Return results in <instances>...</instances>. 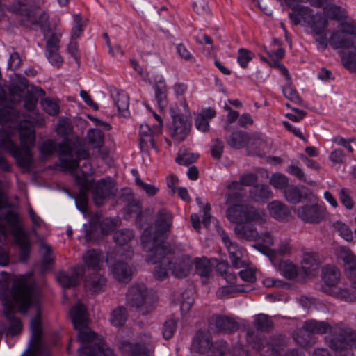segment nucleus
I'll return each mask as SVG.
<instances>
[{
  "mask_svg": "<svg viewBox=\"0 0 356 356\" xmlns=\"http://www.w3.org/2000/svg\"><path fill=\"white\" fill-rule=\"evenodd\" d=\"M6 95L5 90L1 88V106ZM18 113L13 107H1V133L4 122H13L17 119ZM20 147L15 144L10 138H1V149L8 152L15 159L17 165L24 169H29L33 164V159L31 148L35 145V132L33 129V122L22 123L19 129Z\"/></svg>",
  "mask_w": 356,
  "mask_h": 356,
  "instance_id": "nucleus-1",
  "label": "nucleus"
},
{
  "mask_svg": "<svg viewBox=\"0 0 356 356\" xmlns=\"http://www.w3.org/2000/svg\"><path fill=\"white\" fill-rule=\"evenodd\" d=\"M12 300L5 301V316L10 325L7 334L15 335L20 333L22 327L19 318H15L16 309L26 313L31 305L38 306L39 296L35 290V284L25 276L15 279L11 289Z\"/></svg>",
  "mask_w": 356,
  "mask_h": 356,
  "instance_id": "nucleus-2",
  "label": "nucleus"
},
{
  "mask_svg": "<svg viewBox=\"0 0 356 356\" xmlns=\"http://www.w3.org/2000/svg\"><path fill=\"white\" fill-rule=\"evenodd\" d=\"M1 214L9 227V231L15 241L19 247V257L22 262H26L31 252L30 240L20 225V219L17 205L10 203L8 197L1 191Z\"/></svg>",
  "mask_w": 356,
  "mask_h": 356,
  "instance_id": "nucleus-3",
  "label": "nucleus"
},
{
  "mask_svg": "<svg viewBox=\"0 0 356 356\" xmlns=\"http://www.w3.org/2000/svg\"><path fill=\"white\" fill-rule=\"evenodd\" d=\"M166 237L156 236L151 234V229H145L141 236V245L147 253L146 261L156 264L163 260L170 261L172 255L171 246L164 240Z\"/></svg>",
  "mask_w": 356,
  "mask_h": 356,
  "instance_id": "nucleus-4",
  "label": "nucleus"
},
{
  "mask_svg": "<svg viewBox=\"0 0 356 356\" xmlns=\"http://www.w3.org/2000/svg\"><path fill=\"white\" fill-rule=\"evenodd\" d=\"M76 330L79 331V341L81 343L78 350L79 356H113V350L88 325Z\"/></svg>",
  "mask_w": 356,
  "mask_h": 356,
  "instance_id": "nucleus-5",
  "label": "nucleus"
},
{
  "mask_svg": "<svg viewBox=\"0 0 356 356\" xmlns=\"http://www.w3.org/2000/svg\"><path fill=\"white\" fill-rule=\"evenodd\" d=\"M8 10L19 15L22 17V22L25 25H40L44 35L49 31L48 14L42 12L38 17L37 13L39 8L33 1H14Z\"/></svg>",
  "mask_w": 356,
  "mask_h": 356,
  "instance_id": "nucleus-6",
  "label": "nucleus"
},
{
  "mask_svg": "<svg viewBox=\"0 0 356 356\" xmlns=\"http://www.w3.org/2000/svg\"><path fill=\"white\" fill-rule=\"evenodd\" d=\"M192 348L195 352L206 356H227L229 353V346L226 341L218 340L213 343L210 332L201 330L197 331L193 337Z\"/></svg>",
  "mask_w": 356,
  "mask_h": 356,
  "instance_id": "nucleus-7",
  "label": "nucleus"
},
{
  "mask_svg": "<svg viewBox=\"0 0 356 356\" xmlns=\"http://www.w3.org/2000/svg\"><path fill=\"white\" fill-rule=\"evenodd\" d=\"M305 327L313 333V334H324L330 333L332 337L329 342V347L333 350L336 355L339 349L334 348L332 346L333 343L337 340L343 341L346 330L348 326L342 323L330 324L327 321H318L316 319H309L305 321Z\"/></svg>",
  "mask_w": 356,
  "mask_h": 356,
  "instance_id": "nucleus-8",
  "label": "nucleus"
},
{
  "mask_svg": "<svg viewBox=\"0 0 356 356\" xmlns=\"http://www.w3.org/2000/svg\"><path fill=\"white\" fill-rule=\"evenodd\" d=\"M76 156L74 155V151L70 145L69 141L65 140L63 143L59 144L58 155L61 163V166L65 170H70L75 176L76 173L81 175L82 172L87 173V175L91 170L90 165L85 163L83 167H89V171L84 172L81 169H78L79 161L81 159H86L89 156V152L84 149H79L75 152Z\"/></svg>",
  "mask_w": 356,
  "mask_h": 356,
  "instance_id": "nucleus-9",
  "label": "nucleus"
},
{
  "mask_svg": "<svg viewBox=\"0 0 356 356\" xmlns=\"http://www.w3.org/2000/svg\"><path fill=\"white\" fill-rule=\"evenodd\" d=\"M126 302L129 307L143 316L150 314L155 307L152 298L147 294L146 286L143 284H135L129 288Z\"/></svg>",
  "mask_w": 356,
  "mask_h": 356,
  "instance_id": "nucleus-10",
  "label": "nucleus"
},
{
  "mask_svg": "<svg viewBox=\"0 0 356 356\" xmlns=\"http://www.w3.org/2000/svg\"><path fill=\"white\" fill-rule=\"evenodd\" d=\"M92 199L95 204L102 206L107 200L114 197L118 191L116 184L110 177L102 179L96 182L90 181Z\"/></svg>",
  "mask_w": 356,
  "mask_h": 356,
  "instance_id": "nucleus-11",
  "label": "nucleus"
},
{
  "mask_svg": "<svg viewBox=\"0 0 356 356\" xmlns=\"http://www.w3.org/2000/svg\"><path fill=\"white\" fill-rule=\"evenodd\" d=\"M330 44L335 49L344 48L349 49L343 51L342 60L346 68H350L353 64L356 65V47L352 39L342 36L339 32L333 33L330 38Z\"/></svg>",
  "mask_w": 356,
  "mask_h": 356,
  "instance_id": "nucleus-12",
  "label": "nucleus"
},
{
  "mask_svg": "<svg viewBox=\"0 0 356 356\" xmlns=\"http://www.w3.org/2000/svg\"><path fill=\"white\" fill-rule=\"evenodd\" d=\"M296 213L298 218L305 222L318 224L325 220L326 211L321 205L313 204L299 207Z\"/></svg>",
  "mask_w": 356,
  "mask_h": 356,
  "instance_id": "nucleus-13",
  "label": "nucleus"
},
{
  "mask_svg": "<svg viewBox=\"0 0 356 356\" xmlns=\"http://www.w3.org/2000/svg\"><path fill=\"white\" fill-rule=\"evenodd\" d=\"M171 116L172 118V138L177 142H181L185 140L189 134L191 128V122L188 121L186 116L182 114L177 113L171 110Z\"/></svg>",
  "mask_w": 356,
  "mask_h": 356,
  "instance_id": "nucleus-14",
  "label": "nucleus"
},
{
  "mask_svg": "<svg viewBox=\"0 0 356 356\" xmlns=\"http://www.w3.org/2000/svg\"><path fill=\"white\" fill-rule=\"evenodd\" d=\"M172 223V216L165 209H161L157 213V219L155 222L156 227H150L145 229H151V234L156 237H168L170 232Z\"/></svg>",
  "mask_w": 356,
  "mask_h": 356,
  "instance_id": "nucleus-15",
  "label": "nucleus"
},
{
  "mask_svg": "<svg viewBox=\"0 0 356 356\" xmlns=\"http://www.w3.org/2000/svg\"><path fill=\"white\" fill-rule=\"evenodd\" d=\"M216 331L219 333L232 334L240 328L236 319L231 316L216 314L211 317Z\"/></svg>",
  "mask_w": 356,
  "mask_h": 356,
  "instance_id": "nucleus-16",
  "label": "nucleus"
},
{
  "mask_svg": "<svg viewBox=\"0 0 356 356\" xmlns=\"http://www.w3.org/2000/svg\"><path fill=\"white\" fill-rule=\"evenodd\" d=\"M75 180L80 186L79 193L75 197L76 204L81 212L86 213L88 207L87 193L90 190V181L87 178V173L83 172L81 175L76 173Z\"/></svg>",
  "mask_w": 356,
  "mask_h": 356,
  "instance_id": "nucleus-17",
  "label": "nucleus"
},
{
  "mask_svg": "<svg viewBox=\"0 0 356 356\" xmlns=\"http://www.w3.org/2000/svg\"><path fill=\"white\" fill-rule=\"evenodd\" d=\"M84 267L81 266L72 268L70 274L60 272L56 275L57 281L64 289H70L79 285L84 275Z\"/></svg>",
  "mask_w": 356,
  "mask_h": 356,
  "instance_id": "nucleus-18",
  "label": "nucleus"
},
{
  "mask_svg": "<svg viewBox=\"0 0 356 356\" xmlns=\"http://www.w3.org/2000/svg\"><path fill=\"white\" fill-rule=\"evenodd\" d=\"M332 346L339 349L337 356H353L351 348H356V331L348 326L343 341L337 340Z\"/></svg>",
  "mask_w": 356,
  "mask_h": 356,
  "instance_id": "nucleus-19",
  "label": "nucleus"
},
{
  "mask_svg": "<svg viewBox=\"0 0 356 356\" xmlns=\"http://www.w3.org/2000/svg\"><path fill=\"white\" fill-rule=\"evenodd\" d=\"M106 261L108 266H111V272L119 282H128L131 280L132 270L127 263L118 261L112 264L111 259L109 257L106 258Z\"/></svg>",
  "mask_w": 356,
  "mask_h": 356,
  "instance_id": "nucleus-20",
  "label": "nucleus"
},
{
  "mask_svg": "<svg viewBox=\"0 0 356 356\" xmlns=\"http://www.w3.org/2000/svg\"><path fill=\"white\" fill-rule=\"evenodd\" d=\"M70 316L76 330L88 325V318L86 307L81 302L76 304L70 311Z\"/></svg>",
  "mask_w": 356,
  "mask_h": 356,
  "instance_id": "nucleus-21",
  "label": "nucleus"
},
{
  "mask_svg": "<svg viewBox=\"0 0 356 356\" xmlns=\"http://www.w3.org/2000/svg\"><path fill=\"white\" fill-rule=\"evenodd\" d=\"M321 263V258L318 253L306 252L303 254L302 268L307 275H314Z\"/></svg>",
  "mask_w": 356,
  "mask_h": 356,
  "instance_id": "nucleus-22",
  "label": "nucleus"
},
{
  "mask_svg": "<svg viewBox=\"0 0 356 356\" xmlns=\"http://www.w3.org/2000/svg\"><path fill=\"white\" fill-rule=\"evenodd\" d=\"M247 204H234L227 208L226 216L233 223L241 225L247 222L246 210Z\"/></svg>",
  "mask_w": 356,
  "mask_h": 356,
  "instance_id": "nucleus-23",
  "label": "nucleus"
},
{
  "mask_svg": "<svg viewBox=\"0 0 356 356\" xmlns=\"http://www.w3.org/2000/svg\"><path fill=\"white\" fill-rule=\"evenodd\" d=\"M118 348L123 354L128 356H149L147 348L140 343L122 340L119 342Z\"/></svg>",
  "mask_w": 356,
  "mask_h": 356,
  "instance_id": "nucleus-24",
  "label": "nucleus"
},
{
  "mask_svg": "<svg viewBox=\"0 0 356 356\" xmlns=\"http://www.w3.org/2000/svg\"><path fill=\"white\" fill-rule=\"evenodd\" d=\"M83 260L89 269L99 271L104 260L103 253L97 249L89 250L83 255Z\"/></svg>",
  "mask_w": 356,
  "mask_h": 356,
  "instance_id": "nucleus-25",
  "label": "nucleus"
},
{
  "mask_svg": "<svg viewBox=\"0 0 356 356\" xmlns=\"http://www.w3.org/2000/svg\"><path fill=\"white\" fill-rule=\"evenodd\" d=\"M192 262L189 259L180 258L175 262L171 261L170 272L177 278L187 277L191 270Z\"/></svg>",
  "mask_w": 356,
  "mask_h": 356,
  "instance_id": "nucleus-26",
  "label": "nucleus"
},
{
  "mask_svg": "<svg viewBox=\"0 0 356 356\" xmlns=\"http://www.w3.org/2000/svg\"><path fill=\"white\" fill-rule=\"evenodd\" d=\"M85 286L92 293H99L104 289L106 279L99 271H94L86 278Z\"/></svg>",
  "mask_w": 356,
  "mask_h": 356,
  "instance_id": "nucleus-27",
  "label": "nucleus"
},
{
  "mask_svg": "<svg viewBox=\"0 0 356 356\" xmlns=\"http://www.w3.org/2000/svg\"><path fill=\"white\" fill-rule=\"evenodd\" d=\"M268 209L273 218L277 220H288L291 216L289 208L280 201H273L268 204Z\"/></svg>",
  "mask_w": 356,
  "mask_h": 356,
  "instance_id": "nucleus-28",
  "label": "nucleus"
},
{
  "mask_svg": "<svg viewBox=\"0 0 356 356\" xmlns=\"http://www.w3.org/2000/svg\"><path fill=\"white\" fill-rule=\"evenodd\" d=\"M293 337L297 343L304 347L312 346L316 343V337L305 327V322L301 328L293 332Z\"/></svg>",
  "mask_w": 356,
  "mask_h": 356,
  "instance_id": "nucleus-29",
  "label": "nucleus"
},
{
  "mask_svg": "<svg viewBox=\"0 0 356 356\" xmlns=\"http://www.w3.org/2000/svg\"><path fill=\"white\" fill-rule=\"evenodd\" d=\"M262 240L264 243V245L257 244L254 245L253 247L257 249L261 253L266 254L269 257L270 261H273L276 257V252L275 250L271 249L269 246L273 245L274 240L271 234L266 231L261 234Z\"/></svg>",
  "mask_w": 356,
  "mask_h": 356,
  "instance_id": "nucleus-30",
  "label": "nucleus"
},
{
  "mask_svg": "<svg viewBox=\"0 0 356 356\" xmlns=\"http://www.w3.org/2000/svg\"><path fill=\"white\" fill-rule=\"evenodd\" d=\"M234 232L238 238L249 241H254L259 238L256 228L250 225H244V223L237 225L234 227Z\"/></svg>",
  "mask_w": 356,
  "mask_h": 356,
  "instance_id": "nucleus-31",
  "label": "nucleus"
},
{
  "mask_svg": "<svg viewBox=\"0 0 356 356\" xmlns=\"http://www.w3.org/2000/svg\"><path fill=\"white\" fill-rule=\"evenodd\" d=\"M249 197L255 202H266L272 197V192L267 185L256 184L250 190Z\"/></svg>",
  "mask_w": 356,
  "mask_h": 356,
  "instance_id": "nucleus-32",
  "label": "nucleus"
},
{
  "mask_svg": "<svg viewBox=\"0 0 356 356\" xmlns=\"http://www.w3.org/2000/svg\"><path fill=\"white\" fill-rule=\"evenodd\" d=\"M341 273L334 266L327 265L322 268V279L327 286H334L340 279Z\"/></svg>",
  "mask_w": 356,
  "mask_h": 356,
  "instance_id": "nucleus-33",
  "label": "nucleus"
},
{
  "mask_svg": "<svg viewBox=\"0 0 356 356\" xmlns=\"http://www.w3.org/2000/svg\"><path fill=\"white\" fill-rule=\"evenodd\" d=\"M253 325L257 330L263 332H270L274 327L271 317L264 314H259L254 316Z\"/></svg>",
  "mask_w": 356,
  "mask_h": 356,
  "instance_id": "nucleus-34",
  "label": "nucleus"
},
{
  "mask_svg": "<svg viewBox=\"0 0 356 356\" xmlns=\"http://www.w3.org/2000/svg\"><path fill=\"white\" fill-rule=\"evenodd\" d=\"M29 90L27 88V83L25 79H22L21 81V85H10L8 87L10 99L13 103H18L22 101L23 97L26 94V91Z\"/></svg>",
  "mask_w": 356,
  "mask_h": 356,
  "instance_id": "nucleus-35",
  "label": "nucleus"
},
{
  "mask_svg": "<svg viewBox=\"0 0 356 356\" xmlns=\"http://www.w3.org/2000/svg\"><path fill=\"white\" fill-rule=\"evenodd\" d=\"M323 13L327 17L337 21H342L348 18L346 10L333 3L324 6Z\"/></svg>",
  "mask_w": 356,
  "mask_h": 356,
  "instance_id": "nucleus-36",
  "label": "nucleus"
},
{
  "mask_svg": "<svg viewBox=\"0 0 356 356\" xmlns=\"http://www.w3.org/2000/svg\"><path fill=\"white\" fill-rule=\"evenodd\" d=\"M250 138L248 134L242 131H236L232 134L228 145L234 149H240L246 146Z\"/></svg>",
  "mask_w": 356,
  "mask_h": 356,
  "instance_id": "nucleus-37",
  "label": "nucleus"
},
{
  "mask_svg": "<svg viewBox=\"0 0 356 356\" xmlns=\"http://www.w3.org/2000/svg\"><path fill=\"white\" fill-rule=\"evenodd\" d=\"M277 270L289 280H294L298 274L297 266L289 260L280 261Z\"/></svg>",
  "mask_w": 356,
  "mask_h": 356,
  "instance_id": "nucleus-38",
  "label": "nucleus"
},
{
  "mask_svg": "<svg viewBox=\"0 0 356 356\" xmlns=\"http://www.w3.org/2000/svg\"><path fill=\"white\" fill-rule=\"evenodd\" d=\"M258 179V177L254 173H247L241 176L239 181H232L227 186L228 190H240L241 187L250 186L254 184Z\"/></svg>",
  "mask_w": 356,
  "mask_h": 356,
  "instance_id": "nucleus-39",
  "label": "nucleus"
},
{
  "mask_svg": "<svg viewBox=\"0 0 356 356\" xmlns=\"http://www.w3.org/2000/svg\"><path fill=\"white\" fill-rule=\"evenodd\" d=\"M217 271L223 277V278L229 284H234L237 282V277L233 271L232 268L229 266L227 261H218L217 265Z\"/></svg>",
  "mask_w": 356,
  "mask_h": 356,
  "instance_id": "nucleus-40",
  "label": "nucleus"
},
{
  "mask_svg": "<svg viewBox=\"0 0 356 356\" xmlns=\"http://www.w3.org/2000/svg\"><path fill=\"white\" fill-rule=\"evenodd\" d=\"M92 223L99 222V228L102 234H108L110 232L113 231L118 226H119L120 220L118 219H112L109 218L100 219V216H95L92 219Z\"/></svg>",
  "mask_w": 356,
  "mask_h": 356,
  "instance_id": "nucleus-41",
  "label": "nucleus"
},
{
  "mask_svg": "<svg viewBox=\"0 0 356 356\" xmlns=\"http://www.w3.org/2000/svg\"><path fill=\"white\" fill-rule=\"evenodd\" d=\"M247 222H254L259 224H262L266 221V215L262 209L256 208L249 204H247Z\"/></svg>",
  "mask_w": 356,
  "mask_h": 356,
  "instance_id": "nucleus-42",
  "label": "nucleus"
},
{
  "mask_svg": "<svg viewBox=\"0 0 356 356\" xmlns=\"http://www.w3.org/2000/svg\"><path fill=\"white\" fill-rule=\"evenodd\" d=\"M255 6L266 15L271 16L283 10V5L279 1H256Z\"/></svg>",
  "mask_w": 356,
  "mask_h": 356,
  "instance_id": "nucleus-43",
  "label": "nucleus"
},
{
  "mask_svg": "<svg viewBox=\"0 0 356 356\" xmlns=\"http://www.w3.org/2000/svg\"><path fill=\"white\" fill-rule=\"evenodd\" d=\"M127 317L126 308L123 306H118L111 313V322L116 327H121L124 325Z\"/></svg>",
  "mask_w": 356,
  "mask_h": 356,
  "instance_id": "nucleus-44",
  "label": "nucleus"
},
{
  "mask_svg": "<svg viewBox=\"0 0 356 356\" xmlns=\"http://www.w3.org/2000/svg\"><path fill=\"white\" fill-rule=\"evenodd\" d=\"M140 145L142 149L147 147L149 143L152 147H155L154 140L152 137V131L147 124H142L140 129Z\"/></svg>",
  "mask_w": 356,
  "mask_h": 356,
  "instance_id": "nucleus-45",
  "label": "nucleus"
},
{
  "mask_svg": "<svg viewBox=\"0 0 356 356\" xmlns=\"http://www.w3.org/2000/svg\"><path fill=\"white\" fill-rule=\"evenodd\" d=\"M288 8L296 11L302 19H309L312 18L313 11L308 7L300 5V1H285Z\"/></svg>",
  "mask_w": 356,
  "mask_h": 356,
  "instance_id": "nucleus-46",
  "label": "nucleus"
},
{
  "mask_svg": "<svg viewBox=\"0 0 356 356\" xmlns=\"http://www.w3.org/2000/svg\"><path fill=\"white\" fill-rule=\"evenodd\" d=\"M87 136L89 143L95 149H100L104 145V133L98 129H90L88 131Z\"/></svg>",
  "mask_w": 356,
  "mask_h": 356,
  "instance_id": "nucleus-47",
  "label": "nucleus"
},
{
  "mask_svg": "<svg viewBox=\"0 0 356 356\" xmlns=\"http://www.w3.org/2000/svg\"><path fill=\"white\" fill-rule=\"evenodd\" d=\"M134 238V232L129 229H122L113 233V238L114 242L119 245H124L128 243Z\"/></svg>",
  "mask_w": 356,
  "mask_h": 356,
  "instance_id": "nucleus-48",
  "label": "nucleus"
},
{
  "mask_svg": "<svg viewBox=\"0 0 356 356\" xmlns=\"http://www.w3.org/2000/svg\"><path fill=\"white\" fill-rule=\"evenodd\" d=\"M335 251L337 257L344 262L345 267L356 262V256L350 249L339 247Z\"/></svg>",
  "mask_w": 356,
  "mask_h": 356,
  "instance_id": "nucleus-49",
  "label": "nucleus"
},
{
  "mask_svg": "<svg viewBox=\"0 0 356 356\" xmlns=\"http://www.w3.org/2000/svg\"><path fill=\"white\" fill-rule=\"evenodd\" d=\"M195 273L202 277H208L212 270L211 264L206 258L195 261Z\"/></svg>",
  "mask_w": 356,
  "mask_h": 356,
  "instance_id": "nucleus-50",
  "label": "nucleus"
},
{
  "mask_svg": "<svg viewBox=\"0 0 356 356\" xmlns=\"http://www.w3.org/2000/svg\"><path fill=\"white\" fill-rule=\"evenodd\" d=\"M234 284V286H223L220 288L218 291V296L219 297H222L232 293H247L252 290L248 285L237 284V282Z\"/></svg>",
  "mask_w": 356,
  "mask_h": 356,
  "instance_id": "nucleus-51",
  "label": "nucleus"
},
{
  "mask_svg": "<svg viewBox=\"0 0 356 356\" xmlns=\"http://www.w3.org/2000/svg\"><path fill=\"white\" fill-rule=\"evenodd\" d=\"M159 263V264L155 267L154 275L157 280H163L168 276L171 261L163 260Z\"/></svg>",
  "mask_w": 356,
  "mask_h": 356,
  "instance_id": "nucleus-52",
  "label": "nucleus"
},
{
  "mask_svg": "<svg viewBox=\"0 0 356 356\" xmlns=\"http://www.w3.org/2000/svg\"><path fill=\"white\" fill-rule=\"evenodd\" d=\"M155 98L157 104L161 111H163L168 105V99L166 94V87L165 86L160 87L158 85L154 86Z\"/></svg>",
  "mask_w": 356,
  "mask_h": 356,
  "instance_id": "nucleus-53",
  "label": "nucleus"
},
{
  "mask_svg": "<svg viewBox=\"0 0 356 356\" xmlns=\"http://www.w3.org/2000/svg\"><path fill=\"white\" fill-rule=\"evenodd\" d=\"M286 200L292 204H297L300 202V188L296 186H287L284 189Z\"/></svg>",
  "mask_w": 356,
  "mask_h": 356,
  "instance_id": "nucleus-54",
  "label": "nucleus"
},
{
  "mask_svg": "<svg viewBox=\"0 0 356 356\" xmlns=\"http://www.w3.org/2000/svg\"><path fill=\"white\" fill-rule=\"evenodd\" d=\"M73 19L75 22V26L72 29L71 39L74 40L80 37L83 32V27L86 25L88 21L87 19L85 20L82 19L80 14H75L73 15Z\"/></svg>",
  "mask_w": 356,
  "mask_h": 356,
  "instance_id": "nucleus-55",
  "label": "nucleus"
},
{
  "mask_svg": "<svg viewBox=\"0 0 356 356\" xmlns=\"http://www.w3.org/2000/svg\"><path fill=\"white\" fill-rule=\"evenodd\" d=\"M333 227L339 232V235L347 241H351L353 240V232L344 222L339 221L336 222L333 224Z\"/></svg>",
  "mask_w": 356,
  "mask_h": 356,
  "instance_id": "nucleus-56",
  "label": "nucleus"
},
{
  "mask_svg": "<svg viewBox=\"0 0 356 356\" xmlns=\"http://www.w3.org/2000/svg\"><path fill=\"white\" fill-rule=\"evenodd\" d=\"M120 199L127 203L128 210L130 213L138 212L140 209L139 201L134 200L131 193H123Z\"/></svg>",
  "mask_w": 356,
  "mask_h": 356,
  "instance_id": "nucleus-57",
  "label": "nucleus"
},
{
  "mask_svg": "<svg viewBox=\"0 0 356 356\" xmlns=\"http://www.w3.org/2000/svg\"><path fill=\"white\" fill-rule=\"evenodd\" d=\"M247 341L252 347V348L258 352H262L265 349V345L262 340L257 336L254 335V332H247Z\"/></svg>",
  "mask_w": 356,
  "mask_h": 356,
  "instance_id": "nucleus-58",
  "label": "nucleus"
},
{
  "mask_svg": "<svg viewBox=\"0 0 356 356\" xmlns=\"http://www.w3.org/2000/svg\"><path fill=\"white\" fill-rule=\"evenodd\" d=\"M59 146L57 147L56 145L53 140H47L44 141L40 147V152L43 157H47L51 155L56 151L58 152Z\"/></svg>",
  "mask_w": 356,
  "mask_h": 356,
  "instance_id": "nucleus-59",
  "label": "nucleus"
},
{
  "mask_svg": "<svg viewBox=\"0 0 356 356\" xmlns=\"http://www.w3.org/2000/svg\"><path fill=\"white\" fill-rule=\"evenodd\" d=\"M268 343L280 352L286 345V338L282 334H274L270 337Z\"/></svg>",
  "mask_w": 356,
  "mask_h": 356,
  "instance_id": "nucleus-60",
  "label": "nucleus"
},
{
  "mask_svg": "<svg viewBox=\"0 0 356 356\" xmlns=\"http://www.w3.org/2000/svg\"><path fill=\"white\" fill-rule=\"evenodd\" d=\"M334 295L339 299L346 302H353L356 300L355 293L348 289H340L334 291Z\"/></svg>",
  "mask_w": 356,
  "mask_h": 356,
  "instance_id": "nucleus-61",
  "label": "nucleus"
},
{
  "mask_svg": "<svg viewBox=\"0 0 356 356\" xmlns=\"http://www.w3.org/2000/svg\"><path fill=\"white\" fill-rule=\"evenodd\" d=\"M40 316V312L38 310L36 316L31 321V329L34 338L41 337L42 326Z\"/></svg>",
  "mask_w": 356,
  "mask_h": 356,
  "instance_id": "nucleus-62",
  "label": "nucleus"
},
{
  "mask_svg": "<svg viewBox=\"0 0 356 356\" xmlns=\"http://www.w3.org/2000/svg\"><path fill=\"white\" fill-rule=\"evenodd\" d=\"M252 59V53L246 49L241 48L238 50L237 61L243 68H246L248 63Z\"/></svg>",
  "mask_w": 356,
  "mask_h": 356,
  "instance_id": "nucleus-63",
  "label": "nucleus"
},
{
  "mask_svg": "<svg viewBox=\"0 0 356 356\" xmlns=\"http://www.w3.org/2000/svg\"><path fill=\"white\" fill-rule=\"evenodd\" d=\"M284 96L296 104H300L302 99L296 90L291 87V83L288 81V86L283 88Z\"/></svg>",
  "mask_w": 356,
  "mask_h": 356,
  "instance_id": "nucleus-64",
  "label": "nucleus"
}]
</instances>
